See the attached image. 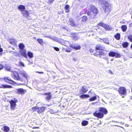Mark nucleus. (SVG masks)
<instances>
[{
    "label": "nucleus",
    "instance_id": "nucleus-1",
    "mask_svg": "<svg viewBox=\"0 0 132 132\" xmlns=\"http://www.w3.org/2000/svg\"><path fill=\"white\" fill-rule=\"evenodd\" d=\"M108 111L104 107L99 108L98 111H96L93 113V115L99 118H103L104 114L108 113Z\"/></svg>",
    "mask_w": 132,
    "mask_h": 132
},
{
    "label": "nucleus",
    "instance_id": "nucleus-2",
    "mask_svg": "<svg viewBox=\"0 0 132 132\" xmlns=\"http://www.w3.org/2000/svg\"><path fill=\"white\" fill-rule=\"evenodd\" d=\"M98 12L96 7L94 5H90V8L88 10L87 13L90 18L94 19Z\"/></svg>",
    "mask_w": 132,
    "mask_h": 132
},
{
    "label": "nucleus",
    "instance_id": "nucleus-3",
    "mask_svg": "<svg viewBox=\"0 0 132 132\" xmlns=\"http://www.w3.org/2000/svg\"><path fill=\"white\" fill-rule=\"evenodd\" d=\"M102 3L104 4L103 9L105 10V12H107L108 11H110L111 5L107 1H104L103 0H99Z\"/></svg>",
    "mask_w": 132,
    "mask_h": 132
},
{
    "label": "nucleus",
    "instance_id": "nucleus-4",
    "mask_svg": "<svg viewBox=\"0 0 132 132\" xmlns=\"http://www.w3.org/2000/svg\"><path fill=\"white\" fill-rule=\"evenodd\" d=\"M118 92L119 94L121 95L122 96V97L123 98L124 96L126 95L127 93L126 89V88L124 87H120L119 88Z\"/></svg>",
    "mask_w": 132,
    "mask_h": 132
},
{
    "label": "nucleus",
    "instance_id": "nucleus-5",
    "mask_svg": "<svg viewBox=\"0 0 132 132\" xmlns=\"http://www.w3.org/2000/svg\"><path fill=\"white\" fill-rule=\"evenodd\" d=\"M18 102L17 99L14 98L13 100H11L9 102L10 104V106L12 109H14L16 106V103Z\"/></svg>",
    "mask_w": 132,
    "mask_h": 132
},
{
    "label": "nucleus",
    "instance_id": "nucleus-6",
    "mask_svg": "<svg viewBox=\"0 0 132 132\" xmlns=\"http://www.w3.org/2000/svg\"><path fill=\"white\" fill-rule=\"evenodd\" d=\"M26 90L22 88H17L15 89L14 91L19 94L22 95L25 93Z\"/></svg>",
    "mask_w": 132,
    "mask_h": 132
},
{
    "label": "nucleus",
    "instance_id": "nucleus-7",
    "mask_svg": "<svg viewBox=\"0 0 132 132\" xmlns=\"http://www.w3.org/2000/svg\"><path fill=\"white\" fill-rule=\"evenodd\" d=\"M108 55L109 56L115 57L116 58H119L121 57L120 54L112 51H110Z\"/></svg>",
    "mask_w": 132,
    "mask_h": 132
},
{
    "label": "nucleus",
    "instance_id": "nucleus-8",
    "mask_svg": "<svg viewBox=\"0 0 132 132\" xmlns=\"http://www.w3.org/2000/svg\"><path fill=\"white\" fill-rule=\"evenodd\" d=\"M11 75L12 77L15 80H19L20 79V78L19 76L18 73L16 71H14L12 72L11 73Z\"/></svg>",
    "mask_w": 132,
    "mask_h": 132
},
{
    "label": "nucleus",
    "instance_id": "nucleus-9",
    "mask_svg": "<svg viewBox=\"0 0 132 132\" xmlns=\"http://www.w3.org/2000/svg\"><path fill=\"white\" fill-rule=\"evenodd\" d=\"M4 79L6 82L8 83L11 84H15V82L9 77H5L4 78Z\"/></svg>",
    "mask_w": 132,
    "mask_h": 132
},
{
    "label": "nucleus",
    "instance_id": "nucleus-10",
    "mask_svg": "<svg viewBox=\"0 0 132 132\" xmlns=\"http://www.w3.org/2000/svg\"><path fill=\"white\" fill-rule=\"evenodd\" d=\"M20 54L25 58H27V56L26 53V51L25 49L19 50Z\"/></svg>",
    "mask_w": 132,
    "mask_h": 132
},
{
    "label": "nucleus",
    "instance_id": "nucleus-11",
    "mask_svg": "<svg viewBox=\"0 0 132 132\" xmlns=\"http://www.w3.org/2000/svg\"><path fill=\"white\" fill-rule=\"evenodd\" d=\"M105 48V47L101 44H97L95 47L96 50H103Z\"/></svg>",
    "mask_w": 132,
    "mask_h": 132
},
{
    "label": "nucleus",
    "instance_id": "nucleus-12",
    "mask_svg": "<svg viewBox=\"0 0 132 132\" xmlns=\"http://www.w3.org/2000/svg\"><path fill=\"white\" fill-rule=\"evenodd\" d=\"M51 93L49 92L47 93H46L43 94H41L43 95H47V96L46 97V99L48 101L50 100L52 97V95L51 94Z\"/></svg>",
    "mask_w": 132,
    "mask_h": 132
},
{
    "label": "nucleus",
    "instance_id": "nucleus-13",
    "mask_svg": "<svg viewBox=\"0 0 132 132\" xmlns=\"http://www.w3.org/2000/svg\"><path fill=\"white\" fill-rule=\"evenodd\" d=\"M88 89L87 87L86 86H83L80 89V90H79L80 92H81L82 93L81 94H83L86 93L88 91Z\"/></svg>",
    "mask_w": 132,
    "mask_h": 132
},
{
    "label": "nucleus",
    "instance_id": "nucleus-14",
    "mask_svg": "<svg viewBox=\"0 0 132 132\" xmlns=\"http://www.w3.org/2000/svg\"><path fill=\"white\" fill-rule=\"evenodd\" d=\"M100 26H102L105 28L106 30H109L110 29L109 26L107 24H105L103 23H99Z\"/></svg>",
    "mask_w": 132,
    "mask_h": 132
},
{
    "label": "nucleus",
    "instance_id": "nucleus-15",
    "mask_svg": "<svg viewBox=\"0 0 132 132\" xmlns=\"http://www.w3.org/2000/svg\"><path fill=\"white\" fill-rule=\"evenodd\" d=\"M71 47L76 50H79L80 49L81 47L79 45L77 44H72L71 45Z\"/></svg>",
    "mask_w": 132,
    "mask_h": 132
},
{
    "label": "nucleus",
    "instance_id": "nucleus-16",
    "mask_svg": "<svg viewBox=\"0 0 132 132\" xmlns=\"http://www.w3.org/2000/svg\"><path fill=\"white\" fill-rule=\"evenodd\" d=\"M45 109V107L44 106H42L40 107H38L37 112L38 113H40L43 112Z\"/></svg>",
    "mask_w": 132,
    "mask_h": 132
},
{
    "label": "nucleus",
    "instance_id": "nucleus-17",
    "mask_svg": "<svg viewBox=\"0 0 132 132\" xmlns=\"http://www.w3.org/2000/svg\"><path fill=\"white\" fill-rule=\"evenodd\" d=\"M2 130L4 131L5 132H8L10 130V128L6 126H4L3 127L1 128Z\"/></svg>",
    "mask_w": 132,
    "mask_h": 132
},
{
    "label": "nucleus",
    "instance_id": "nucleus-18",
    "mask_svg": "<svg viewBox=\"0 0 132 132\" xmlns=\"http://www.w3.org/2000/svg\"><path fill=\"white\" fill-rule=\"evenodd\" d=\"M12 87L11 86L8 85L1 84L0 85V88H11Z\"/></svg>",
    "mask_w": 132,
    "mask_h": 132
},
{
    "label": "nucleus",
    "instance_id": "nucleus-19",
    "mask_svg": "<svg viewBox=\"0 0 132 132\" xmlns=\"http://www.w3.org/2000/svg\"><path fill=\"white\" fill-rule=\"evenodd\" d=\"M9 43L14 45H15L16 40L13 38H10L8 39Z\"/></svg>",
    "mask_w": 132,
    "mask_h": 132
},
{
    "label": "nucleus",
    "instance_id": "nucleus-20",
    "mask_svg": "<svg viewBox=\"0 0 132 132\" xmlns=\"http://www.w3.org/2000/svg\"><path fill=\"white\" fill-rule=\"evenodd\" d=\"M69 23L70 25L72 27L75 26V23L74 20L72 19H69Z\"/></svg>",
    "mask_w": 132,
    "mask_h": 132
},
{
    "label": "nucleus",
    "instance_id": "nucleus-21",
    "mask_svg": "<svg viewBox=\"0 0 132 132\" xmlns=\"http://www.w3.org/2000/svg\"><path fill=\"white\" fill-rule=\"evenodd\" d=\"M20 75H22L25 79H27V75L26 73L24 71L22 70L20 72Z\"/></svg>",
    "mask_w": 132,
    "mask_h": 132
},
{
    "label": "nucleus",
    "instance_id": "nucleus-22",
    "mask_svg": "<svg viewBox=\"0 0 132 132\" xmlns=\"http://www.w3.org/2000/svg\"><path fill=\"white\" fill-rule=\"evenodd\" d=\"M99 38L100 39L102 40V41H103V42L105 43H106V44H108L110 45L109 40L108 38Z\"/></svg>",
    "mask_w": 132,
    "mask_h": 132
},
{
    "label": "nucleus",
    "instance_id": "nucleus-23",
    "mask_svg": "<svg viewBox=\"0 0 132 132\" xmlns=\"http://www.w3.org/2000/svg\"><path fill=\"white\" fill-rule=\"evenodd\" d=\"M22 13L23 15L26 17H27L29 15V13L26 10L22 12Z\"/></svg>",
    "mask_w": 132,
    "mask_h": 132
},
{
    "label": "nucleus",
    "instance_id": "nucleus-24",
    "mask_svg": "<svg viewBox=\"0 0 132 132\" xmlns=\"http://www.w3.org/2000/svg\"><path fill=\"white\" fill-rule=\"evenodd\" d=\"M72 35L74 40H77L78 38L79 37L77 34L76 33H72Z\"/></svg>",
    "mask_w": 132,
    "mask_h": 132
},
{
    "label": "nucleus",
    "instance_id": "nucleus-25",
    "mask_svg": "<svg viewBox=\"0 0 132 132\" xmlns=\"http://www.w3.org/2000/svg\"><path fill=\"white\" fill-rule=\"evenodd\" d=\"M18 46L20 50L24 49L25 47V46L22 43H19V44Z\"/></svg>",
    "mask_w": 132,
    "mask_h": 132
},
{
    "label": "nucleus",
    "instance_id": "nucleus-26",
    "mask_svg": "<svg viewBox=\"0 0 132 132\" xmlns=\"http://www.w3.org/2000/svg\"><path fill=\"white\" fill-rule=\"evenodd\" d=\"M18 9L20 11H24L25 7L24 6L22 5H20L18 7Z\"/></svg>",
    "mask_w": 132,
    "mask_h": 132
},
{
    "label": "nucleus",
    "instance_id": "nucleus-27",
    "mask_svg": "<svg viewBox=\"0 0 132 132\" xmlns=\"http://www.w3.org/2000/svg\"><path fill=\"white\" fill-rule=\"evenodd\" d=\"M80 97L81 98L84 99L85 98H87L89 97V95L88 94H83L80 96Z\"/></svg>",
    "mask_w": 132,
    "mask_h": 132
},
{
    "label": "nucleus",
    "instance_id": "nucleus-28",
    "mask_svg": "<svg viewBox=\"0 0 132 132\" xmlns=\"http://www.w3.org/2000/svg\"><path fill=\"white\" fill-rule=\"evenodd\" d=\"M51 39L58 42H60L59 38L55 36H53L52 37Z\"/></svg>",
    "mask_w": 132,
    "mask_h": 132
},
{
    "label": "nucleus",
    "instance_id": "nucleus-29",
    "mask_svg": "<svg viewBox=\"0 0 132 132\" xmlns=\"http://www.w3.org/2000/svg\"><path fill=\"white\" fill-rule=\"evenodd\" d=\"M129 45V43L127 42H124L122 43V45L124 48H126L128 47Z\"/></svg>",
    "mask_w": 132,
    "mask_h": 132
},
{
    "label": "nucleus",
    "instance_id": "nucleus-30",
    "mask_svg": "<svg viewBox=\"0 0 132 132\" xmlns=\"http://www.w3.org/2000/svg\"><path fill=\"white\" fill-rule=\"evenodd\" d=\"M114 37L117 40H119L120 38V35L119 33H117L114 36Z\"/></svg>",
    "mask_w": 132,
    "mask_h": 132
},
{
    "label": "nucleus",
    "instance_id": "nucleus-31",
    "mask_svg": "<svg viewBox=\"0 0 132 132\" xmlns=\"http://www.w3.org/2000/svg\"><path fill=\"white\" fill-rule=\"evenodd\" d=\"M121 28L122 31L125 32L127 29V27L126 25H123L121 26Z\"/></svg>",
    "mask_w": 132,
    "mask_h": 132
},
{
    "label": "nucleus",
    "instance_id": "nucleus-32",
    "mask_svg": "<svg viewBox=\"0 0 132 132\" xmlns=\"http://www.w3.org/2000/svg\"><path fill=\"white\" fill-rule=\"evenodd\" d=\"M27 55L30 58L32 57L33 56V53L30 51L28 52Z\"/></svg>",
    "mask_w": 132,
    "mask_h": 132
},
{
    "label": "nucleus",
    "instance_id": "nucleus-33",
    "mask_svg": "<svg viewBox=\"0 0 132 132\" xmlns=\"http://www.w3.org/2000/svg\"><path fill=\"white\" fill-rule=\"evenodd\" d=\"M97 96L98 97H99L98 96H93L89 99V101H94L97 99Z\"/></svg>",
    "mask_w": 132,
    "mask_h": 132
},
{
    "label": "nucleus",
    "instance_id": "nucleus-34",
    "mask_svg": "<svg viewBox=\"0 0 132 132\" xmlns=\"http://www.w3.org/2000/svg\"><path fill=\"white\" fill-rule=\"evenodd\" d=\"M88 121H83L81 122V125L83 126H86L88 124Z\"/></svg>",
    "mask_w": 132,
    "mask_h": 132
},
{
    "label": "nucleus",
    "instance_id": "nucleus-35",
    "mask_svg": "<svg viewBox=\"0 0 132 132\" xmlns=\"http://www.w3.org/2000/svg\"><path fill=\"white\" fill-rule=\"evenodd\" d=\"M38 42L41 45H42L43 43V40L41 38H38L37 39Z\"/></svg>",
    "mask_w": 132,
    "mask_h": 132
},
{
    "label": "nucleus",
    "instance_id": "nucleus-36",
    "mask_svg": "<svg viewBox=\"0 0 132 132\" xmlns=\"http://www.w3.org/2000/svg\"><path fill=\"white\" fill-rule=\"evenodd\" d=\"M87 16H84L82 18V20L83 22H85L87 21Z\"/></svg>",
    "mask_w": 132,
    "mask_h": 132
},
{
    "label": "nucleus",
    "instance_id": "nucleus-37",
    "mask_svg": "<svg viewBox=\"0 0 132 132\" xmlns=\"http://www.w3.org/2000/svg\"><path fill=\"white\" fill-rule=\"evenodd\" d=\"M128 37L129 41L132 42V34L128 36Z\"/></svg>",
    "mask_w": 132,
    "mask_h": 132
},
{
    "label": "nucleus",
    "instance_id": "nucleus-38",
    "mask_svg": "<svg viewBox=\"0 0 132 132\" xmlns=\"http://www.w3.org/2000/svg\"><path fill=\"white\" fill-rule=\"evenodd\" d=\"M37 108H38V107L37 106L34 107L32 108V110L34 112H35V111H37Z\"/></svg>",
    "mask_w": 132,
    "mask_h": 132
},
{
    "label": "nucleus",
    "instance_id": "nucleus-39",
    "mask_svg": "<svg viewBox=\"0 0 132 132\" xmlns=\"http://www.w3.org/2000/svg\"><path fill=\"white\" fill-rule=\"evenodd\" d=\"M65 51L67 52H71V50L70 48H68L65 49Z\"/></svg>",
    "mask_w": 132,
    "mask_h": 132
},
{
    "label": "nucleus",
    "instance_id": "nucleus-40",
    "mask_svg": "<svg viewBox=\"0 0 132 132\" xmlns=\"http://www.w3.org/2000/svg\"><path fill=\"white\" fill-rule=\"evenodd\" d=\"M98 52L99 54V55H104V52L102 51H98Z\"/></svg>",
    "mask_w": 132,
    "mask_h": 132
},
{
    "label": "nucleus",
    "instance_id": "nucleus-41",
    "mask_svg": "<svg viewBox=\"0 0 132 132\" xmlns=\"http://www.w3.org/2000/svg\"><path fill=\"white\" fill-rule=\"evenodd\" d=\"M53 47L54 49L56 51H59L60 50L59 48L57 47Z\"/></svg>",
    "mask_w": 132,
    "mask_h": 132
},
{
    "label": "nucleus",
    "instance_id": "nucleus-42",
    "mask_svg": "<svg viewBox=\"0 0 132 132\" xmlns=\"http://www.w3.org/2000/svg\"><path fill=\"white\" fill-rule=\"evenodd\" d=\"M49 111L51 114H53L55 113V112H54L53 110L52 109L50 110Z\"/></svg>",
    "mask_w": 132,
    "mask_h": 132
},
{
    "label": "nucleus",
    "instance_id": "nucleus-43",
    "mask_svg": "<svg viewBox=\"0 0 132 132\" xmlns=\"http://www.w3.org/2000/svg\"><path fill=\"white\" fill-rule=\"evenodd\" d=\"M70 7V6L69 5L67 4L65 5V9H69V8Z\"/></svg>",
    "mask_w": 132,
    "mask_h": 132
},
{
    "label": "nucleus",
    "instance_id": "nucleus-44",
    "mask_svg": "<svg viewBox=\"0 0 132 132\" xmlns=\"http://www.w3.org/2000/svg\"><path fill=\"white\" fill-rule=\"evenodd\" d=\"M54 0H49L48 2V4H52Z\"/></svg>",
    "mask_w": 132,
    "mask_h": 132
},
{
    "label": "nucleus",
    "instance_id": "nucleus-45",
    "mask_svg": "<svg viewBox=\"0 0 132 132\" xmlns=\"http://www.w3.org/2000/svg\"><path fill=\"white\" fill-rule=\"evenodd\" d=\"M103 59L107 61L108 64L109 63V59L108 57H104Z\"/></svg>",
    "mask_w": 132,
    "mask_h": 132
},
{
    "label": "nucleus",
    "instance_id": "nucleus-46",
    "mask_svg": "<svg viewBox=\"0 0 132 132\" xmlns=\"http://www.w3.org/2000/svg\"><path fill=\"white\" fill-rule=\"evenodd\" d=\"M45 37L49 38L51 39L52 37H51V36H50V35H47V36H45Z\"/></svg>",
    "mask_w": 132,
    "mask_h": 132
},
{
    "label": "nucleus",
    "instance_id": "nucleus-47",
    "mask_svg": "<svg viewBox=\"0 0 132 132\" xmlns=\"http://www.w3.org/2000/svg\"><path fill=\"white\" fill-rule=\"evenodd\" d=\"M96 53H94V55L95 56H97L99 55L98 51V52L96 50Z\"/></svg>",
    "mask_w": 132,
    "mask_h": 132
},
{
    "label": "nucleus",
    "instance_id": "nucleus-48",
    "mask_svg": "<svg viewBox=\"0 0 132 132\" xmlns=\"http://www.w3.org/2000/svg\"><path fill=\"white\" fill-rule=\"evenodd\" d=\"M4 67L3 66L0 64V70L2 69Z\"/></svg>",
    "mask_w": 132,
    "mask_h": 132
},
{
    "label": "nucleus",
    "instance_id": "nucleus-49",
    "mask_svg": "<svg viewBox=\"0 0 132 132\" xmlns=\"http://www.w3.org/2000/svg\"><path fill=\"white\" fill-rule=\"evenodd\" d=\"M14 55L16 56H18L19 55L18 53L17 52H15Z\"/></svg>",
    "mask_w": 132,
    "mask_h": 132
},
{
    "label": "nucleus",
    "instance_id": "nucleus-50",
    "mask_svg": "<svg viewBox=\"0 0 132 132\" xmlns=\"http://www.w3.org/2000/svg\"><path fill=\"white\" fill-rule=\"evenodd\" d=\"M19 64H20V65L21 66H24V64L22 62H20Z\"/></svg>",
    "mask_w": 132,
    "mask_h": 132
},
{
    "label": "nucleus",
    "instance_id": "nucleus-51",
    "mask_svg": "<svg viewBox=\"0 0 132 132\" xmlns=\"http://www.w3.org/2000/svg\"><path fill=\"white\" fill-rule=\"evenodd\" d=\"M70 11V10L69 9H65V12L66 13H68Z\"/></svg>",
    "mask_w": 132,
    "mask_h": 132
},
{
    "label": "nucleus",
    "instance_id": "nucleus-52",
    "mask_svg": "<svg viewBox=\"0 0 132 132\" xmlns=\"http://www.w3.org/2000/svg\"><path fill=\"white\" fill-rule=\"evenodd\" d=\"M36 72L39 74H43L44 73V72H43L37 71Z\"/></svg>",
    "mask_w": 132,
    "mask_h": 132
},
{
    "label": "nucleus",
    "instance_id": "nucleus-53",
    "mask_svg": "<svg viewBox=\"0 0 132 132\" xmlns=\"http://www.w3.org/2000/svg\"><path fill=\"white\" fill-rule=\"evenodd\" d=\"M6 69L7 70L9 71H10V68H8V69H7V67H6Z\"/></svg>",
    "mask_w": 132,
    "mask_h": 132
},
{
    "label": "nucleus",
    "instance_id": "nucleus-54",
    "mask_svg": "<svg viewBox=\"0 0 132 132\" xmlns=\"http://www.w3.org/2000/svg\"><path fill=\"white\" fill-rule=\"evenodd\" d=\"M38 127H34L33 128V129L39 128Z\"/></svg>",
    "mask_w": 132,
    "mask_h": 132
},
{
    "label": "nucleus",
    "instance_id": "nucleus-55",
    "mask_svg": "<svg viewBox=\"0 0 132 132\" xmlns=\"http://www.w3.org/2000/svg\"><path fill=\"white\" fill-rule=\"evenodd\" d=\"M112 122H117V123L118 122L117 121H116L113 120H112Z\"/></svg>",
    "mask_w": 132,
    "mask_h": 132
},
{
    "label": "nucleus",
    "instance_id": "nucleus-56",
    "mask_svg": "<svg viewBox=\"0 0 132 132\" xmlns=\"http://www.w3.org/2000/svg\"><path fill=\"white\" fill-rule=\"evenodd\" d=\"M129 26L132 27V23H131L129 24Z\"/></svg>",
    "mask_w": 132,
    "mask_h": 132
},
{
    "label": "nucleus",
    "instance_id": "nucleus-57",
    "mask_svg": "<svg viewBox=\"0 0 132 132\" xmlns=\"http://www.w3.org/2000/svg\"><path fill=\"white\" fill-rule=\"evenodd\" d=\"M99 121L100 122V123L98 124L99 125V124H101L102 123V122L101 121Z\"/></svg>",
    "mask_w": 132,
    "mask_h": 132
},
{
    "label": "nucleus",
    "instance_id": "nucleus-58",
    "mask_svg": "<svg viewBox=\"0 0 132 132\" xmlns=\"http://www.w3.org/2000/svg\"><path fill=\"white\" fill-rule=\"evenodd\" d=\"M90 51L91 52H93V51H94V50H93V49H90Z\"/></svg>",
    "mask_w": 132,
    "mask_h": 132
},
{
    "label": "nucleus",
    "instance_id": "nucleus-59",
    "mask_svg": "<svg viewBox=\"0 0 132 132\" xmlns=\"http://www.w3.org/2000/svg\"><path fill=\"white\" fill-rule=\"evenodd\" d=\"M113 60H114V59H112L111 60V61H113Z\"/></svg>",
    "mask_w": 132,
    "mask_h": 132
},
{
    "label": "nucleus",
    "instance_id": "nucleus-60",
    "mask_svg": "<svg viewBox=\"0 0 132 132\" xmlns=\"http://www.w3.org/2000/svg\"><path fill=\"white\" fill-rule=\"evenodd\" d=\"M130 48L131 49H132V44H131V46H130Z\"/></svg>",
    "mask_w": 132,
    "mask_h": 132
},
{
    "label": "nucleus",
    "instance_id": "nucleus-61",
    "mask_svg": "<svg viewBox=\"0 0 132 132\" xmlns=\"http://www.w3.org/2000/svg\"><path fill=\"white\" fill-rule=\"evenodd\" d=\"M95 104V103H92V104L93 105H94Z\"/></svg>",
    "mask_w": 132,
    "mask_h": 132
},
{
    "label": "nucleus",
    "instance_id": "nucleus-62",
    "mask_svg": "<svg viewBox=\"0 0 132 132\" xmlns=\"http://www.w3.org/2000/svg\"><path fill=\"white\" fill-rule=\"evenodd\" d=\"M12 49L13 50H14V47H13L12 48Z\"/></svg>",
    "mask_w": 132,
    "mask_h": 132
},
{
    "label": "nucleus",
    "instance_id": "nucleus-63",
    "mask_svg": "<svg viewBox=\"0 0 132 132\" xmlns=\"http://www.w3.org/2000/svg\"><path fill=\"white\" fill-rule=\"evenodd\" d=\"M126 126L127 127L128 126V125H126Z\"/></svg>",
    "mask_w": 132,
    "mask_h": 132
},
{
    "label": "nucleus",
    "instance_id": "nucleus-64",
    "mask_svg": "<svg viewBox=\"0 0 132 132\" xmlns=\"http://www.w3.org/2000/svg\"><path fill=\"white\" fill-rule=\"evenodd\" d=\"M101 55H100V56H99V57H101Z\"/></svg>",
    "mask_w": 132,
    "mask_h": 132
}]
</instances>
